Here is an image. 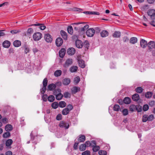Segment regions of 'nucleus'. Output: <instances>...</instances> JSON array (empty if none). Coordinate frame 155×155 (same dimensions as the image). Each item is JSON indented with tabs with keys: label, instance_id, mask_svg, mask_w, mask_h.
I'll use <instances>...</instances> for the list:
<instances>
[{
	"label": "nucleus",
	"instance_id": "nucleus-1",
	"mask_svg": "<svg viewBox=\"0 0 155 155\" xmlns=\"http://www.w3.org/2000/svg\"><path fill=\"white\" fill-rule=\"evenodd\" d=\"M73 106L72 105L69 104L67 106V107L64 109L62 111V114L63 115L68 114L70 111L73 109Z\"/></svg>",
	"mask_w": 155,
	"mask_h": 155
},
{
	"label": "nucleus",
	"instance_id": "nucleus-2",
	"mask_svg": "<svg viewBox=\"0 0 155 155\" xmlns=\"http://www.w3.org/2000/svg\"><path fill=\"white\" fill-rule=\"evenodd\" d=\"M73 63V59L71 58H68L67 59L63 66L65 68H68Z\"/></svg>",
	"mask_w": 155,
	"mask_h": 155
},
{
	"label": "nucleus",
	"instance_id": "nucleus-3",
	"mask_svg": "<svg viewBox=\"0 0 155 155\" xmlns=\"http://www.w3.org/2000/svg\"><path fill=\"white\" fill-rule=\"evenodd\" d=\"M81 55H79L77 56V59L78 60L79 65L80 67L82 68H84L85 66L84 62L83 60L80 59Z\"/></svg>",
	"mask_w": 155,
	"mask_h": 155
},
{
	"label": "nucleus",
	"instance_id": "nucleus-4",
	"mask_svg": "<svg viewBox=\"0 0 155 155\" xmlns=\"http://www.w3.org/2000/svg\"><path fill=\"white\" fill-rule=\"evenodd\" d=\"M148 15L150 16L151 19H155V10L154 9H151L147 12Z\"/></svg>",
	"mask_w": 155,
	"mask_h": 155
},
{
	"label": "nucleus",
	"instance_id": "nucleus-5",
	"mask_svg": "<svg viewBox=\"0 0 155 155\" xmlns=\"http://www.w3.org/2000/svg\"><path fill=\"white\" fill-rule=\"evenodd\" d=\"M42 34L40 32L35 33L33 36V39L35 41H38L42 37Z\"/></svg>",
	"mask_w": 155,
	"mask_h": 155
},
{
	"label": "nucleus",
	"instance_id": "nucleus-6",
	"mask_svg": "<svg viewBox=\"0 0 155 155\" xmlns=\"http://www.w3.org/2000/svg\"><path fill=\"white\" fill-rule=\"evenodd\" d=\"M94 33L95 30L94 29L90 28L87 31L86 34L88 36L91 37L94 35Z\"/></svg>",
	"mask_w": 155,
	"mask_h": 155
},
{
	"label": "nucleus",
	"instance_id": "nucleus-7",
	"mask_svg": "<svg viewBox=\"0 0 155 155\" xmlns=\"http://www.w3.org/2000/svg\"><path fill=\"white\" fill-rule=\"evenodd\" d=\"M48 80L47 78H45L43 82V87L41 89V91L42 94H44L45 91L46 87L47 85Z\"/></svg>",
	"mask_w": 155,
	"mask_h": 155
},
{
	"label": "nucleus",
	"instance_id": "nucleus-8",
	"mask_svg": "<svg viewBox=\"0 0 155 155\" xmlns=\"http://www.w3.org/2000/svg\"><path fill=\"white\" fill-rule=\"evenodd\" d=\"M147 46L150 51H151L153 49H155V42L153 41H150L148 43Z\"/></svg>",
	"mask_w": 155,
	"mask_h": 155
},
{
	"label": "nucleus",
	"instance_id": "nucleus-9",
	"mask_svg": "<svg viewBox=\"0 0 155 155\" xmlns=\"http://www.w3.org/2000/svg\"><path fill=\"white\" fill-rule=\"evenodd\" d=\"M91 143L93 144L92 145V147H93L92 150L94 152H96L99 150L100 147L96 145V143L95 141L92 140L91 141Z\"/></svg>",
	"mask_w": 155,
	"mask_h": 155
},
{
	"label": "nucleus",
	"instance_id": "nucleus-10",
	"mask_svg": "<svg viewBox=\"0 0 155 155\" xmlns=\"http://www.w3.org/2000/svg\"><path fill=\"white\" fill-rule=\"evenodd\" d=\"M44 38L45 40L47 42H51L52 41V38L51 36L49 34H45Z\"/></svg>",
	"mask_w": 155,
	"mask_h": 155
},
{
	"label": "nucleus",
	"instance_id": "nucleus-11",
	"mask_svg": "<svg viewBox=\"0 0 155 155\" xmlns=\"http://www.w3.org/2000/svg\"><path fill=\"white\" fill-rule=\"evenodd\" d=\"M63 42V40L61 38H58L56 40V44L58 47H60L61 45Z\"/></svg>",
	"mask_w": 155,
	"mask_h": 155
},
{
	"label": "nucleus",
	"instance_id": "nucleus-12",
	"mask_svg": "<svg viewBox=\"0 0 155 155\" xmlns=\"http://www.w3.org/2000/svg\"><path fill=\"white\" fill-rule=\"evenodd\" d=\"M147 42L143 39H141L140 41V45L143 48H146L147 45Z\"/></svg>",
	"mask_w": 155,
	"mask_h": 155
},
{
	"label": "nucleus",
	"instance_id": "nucleus-13",
	"mask_svg": "<svg viewBox=\"0 0 155 155\" xmlns=\"http://www.w3.org/2000/svg\"><path fill=\"white\" fill-rule=\"evenodd\" d=\"M75 52V50L74 48H71L68 49L67 53L70 55H74Z\"/></svg>",
	"mask_w": 155,
	"mask_h": 155
},
{
	"label": "nucleus",
	"instance_id": "nucleus-14",
	"mask_svg": "<svg viewBox=\"0 0 155 155\" xmlns=\"http://www.w3.org/2000/svg\"><path fill=\"white\" fill-rule=\"evenodd\" d=\"M75 45L78 48H81L83 46V43L80 40H77L76 41Z\"/></svg>",
	"mask_w": 155,
	"mask_h": 155
},
{
	"label": "nucleus",
	"instance_id": "nucleus-15",
	"mask_svg": "<svg viewBox=\"0 0 155 155\" xmlns=\"http://www.w3.org/2000/svg\"><path fill=\"white\" fill-rule=\"evenodd\" d=\"M59 125L61 127H64L66 129H68L69 127V124L65 122H62L60 123Z\"/></svg>",
	"mask_w": 155,
	"mask_h": 155
},
{
	"label": "nucleus",
	"instance_id": "nucleus-16",
	"mask_svg": "<svg viewBox=\"0 0 155 155\" xmlns=\"http://www.w3.org/2000/svg\"><path fill=\"white\" fill-rule=\"evenodd\" d=\"M40 25H41V26L39 27V28L41 30H44L46 28V26L44 25L43 24L39 23H36L34 24L31 25V26H37Z\"/></svg>",
	"mask_w": 155,
	"mask_h": 155
},
{
	"label": "nucleus",
	"instance_id": "nucleus-17",
	"mask_svg": "<svg viewBox=\"0 0 155 155\" xmlns=\"http://www.w3.org/2000/svg\"><path fill=\"white\" fill-rule=\"evenodd\" d=\"M78 140L80 142H84L86 140L85 136L83 135H79Z\"/></svg>",
	"mask_w": 155,
	"mask_h": 155
},
{
	"label": "nucleus",
	"instance_id": "nucleus-18",
	"mask_svg": "<svg viewBox=\"0 0 155 155\" xmlns=\"http://www.w3.org/2000/svg\"><path fill=\"white\" fill-rule=\"evenodd\" d=\"M108 34V32L106 30H103L101 33V35L102 37H106Z\"/></svg>",
	"mask_w": 155,
	"mask_h": 155
},
{
	"label": "nucleus",
	"instance_id": "nucleus-19",
	"mask_svg": "<svg viewBox=\"0 0 155 155\" xmlns=\"http://www.w3.org/2000/svg\"><path fill=\"white\" fill-rule=\"evenodd\" d=\"M11 43L8 41H5L3 43V46L5 48H8L10 45Z\"/></svg>",
	"mask_w": 155,
	"mask_h": 155
},
{
	"label": "nucleus",
	"instance_id": "nucleus-20",
	"mask_svg": "<svg viewBox=\"0 0 155 155\" xmlns=\"http://www.w3.org/2000/svg\"><path fill=\"white\" fill-rule=\"evenodd\" d=\"M140 98L139 95L137 94H135L132 96V99L134 101H137Z\"/></svg>",
	"mask_w": 155,
	"mask_h": 155
},
{
	"label": "nucleus",
	"instance_id": "nucleus-21",
	"mask_svg": "<svg viewBox=\"0 0 155 155\" xmlns=\"http://www.w3.org/2000/svg\"><path fill=\"white\" fill-rule=\"evenodd\" d=\"M65 51L64 49H61L59 52V56L61 58H63L65 54Z\"/></svg>",
	"mask_w": 155,
	"mask_h": 155
},
{
	"label": "nucleus",
	"instance_id": "nucleus-22",
	"mask_svg": "<svg viewBox=\"0 0 155 155\" xmlns=\"http://www.w3.org/2000/svg\"><path fill=\"white\" fill-rule=\"evenodd\" d=\"M78 67L76 66H71L70 68V71L72 73L76 72L77 71Z\"/></svg>",
	"mask_w": 155,
	"mask_h": 155
},
{
	"label": "nucleus",
	"instance_id": "nucleus-23",
	"mask_svg": "<svg viewBox=\"0 0 155 155\" xmlns=\"http://www.w3.org/2000/svg\"><path fill=\"white\" fill-rule=\"evenodd\" d=\"M70 82V79L69 78H65L63 80V84L65 85H68Z\"/></svg>",
	"mask_w": 155,
	"mask_h": 155
},
{
	"label": "nucleus",
	"instance_id": "nucleus-24",
	"mask_svg": "<svg viewBox=\"0 0 155 155\" xmlns=\"http://www.w3.org/2000/svg\"><path fill=\"white\" fill-rule=\"evenodd\" d=\"M12 126L10 124H7L6 125L5 127V130L9 132L11 131L12 130Z\"/></svg>",
	"mask_w": 155,
	"mask_h": 155
},
{
	"label": "nucleus",
	"instance_id": "nucleus-25",
	"mask_svg": "<svg viewBox=\"0 0 155 155\" xmlns=\"http://www.w3.org/2000/svg\"><path fill=\"white\" fill-rule=\"evenodd\" d=\"M21 44V42L18 40L15 41L13 42V45L14 46L16 47L20 46Z\"/></svg>",
	"mask_w": 155,
	"mask_h": 155
},
{
	"label": "nucleus",
	"instance_id": "nucleus-26",
	"mask_svg": "<svg viewBox=\"0 0 155 155\" xmlns=\"http://www.w3.org/2000/svg\"><path fill=\"white\" fill-rule=\"evenodd\" d=\"M61 34L64 39L66 40L67 38V35L66 33L63 30H61Z\"/></svg>",
	"mask_w": 155,
	"mask_h": 155
},
{
	"label": "nucleus",
	"instance_id": "nucleus-27",
	"mask_svg": "<svg viewBox=\"0 0 155 155\" xmlns=\"http://www.w3.org/2000/svg\"><path fill=\"white\" fill-rule=\"evenodd\" d=\"M120 36V32L118 31H115L113 35V37L115 38H119Z\"/></svg>",
	"mask_w": 155,
	"mask_h": 155
},
{
	"label": "nucleus",
	"instance_id": "nucleus-28",
	"mask_svg": "<svg viewBox=\"0 0 155 155\" xmlns=\"http://www.w3.org/2000/svg\"><path fill=\"white\" fill-rule=\"evenodd\" d=\"M137 38L136 37H132L131 38L130 40V43L134 44L136 43L137 42Z\"/></svg>",
	"mask_w": 155,
	"mask_h": 155
},
{
	"label": "nucleus",
	"instance_id": "nucleus-29",
	"mask_svg": "<svg viewBox=\"0 0 155 155\" xmlns=\"http://www.w3.org/2000/svg\"><path fill=\"white\" fill-rule=\"evenodd\" d=\"M56 87V85L54 84H50L48 86V88L49 90L52 91Z\"/></svg>",
	"mask_w": 155,
	"mask_h": 155
},
{
	"label": "nucleus",
	"instance_id": "nucleus-30",
	"mask_svg": "<svg viewBox=\"0 0 155 155\" xmlns=\"http://www.w3.org/2000/svg\"><path fill=\"white\" fill-rule=\"evenodd\" d=\"M71 91L73 93L75 94L80 91V88L76 87H75L72 88Z\"/></svg>",
	"mask_w": 155,
	"mask_h": 155
},
{
	"label": "nucleus",
	"instance_id": "nucleus-31",
	"mask_svg": "<svg viewBox=\"0 0 155 155\" xmlns=\"http://www.w3.org/2000/svg\"><path fill=\"white\" fill-rule=\"evenodd\" d=\"M124 103L126 104H128L130 103L131 100L130 98L128 97H125L124 100Z\"/></svg>",
	"mask_w": 155,
	"mask_h": 155
},
{
	"label": "nucleus",
	"instance_id": "nucleus-32",
	"mask_svg": "<svg viewBox=\"0 0 155 155\" xmlns=\"http://www.w3.org/2000/svg\"><path fill=\"white\" fill-rule=\"evenodd\" d=\"M13 143V141L11 139H8L6 142V146L7 147H9Z\"/></svg>",
	"mask_w": 155,
	"mask_h": 155
},
{
	"label": "nucleus",
	"instance_id": "nucleus-33",
	"mask_svg": "<svg viewBox=\"0 0 155 155\" xmlns=\"http://www.w3.org/2000/svg\"><path fill=\"white\" fill-rule=\"evenodd\" d=\"M67 31L68 33L71 34L72 35L73 32V30L72 27L71 26H69L67 28Z\"/></svg>",
	"mask_w": 155,
	"mask_h": 155
},
{
	"label": "nucleus",
	"instance_id": "nucleus-34",
	"mask_svg": "<svg viewBox=\"0 0 155 155\" xmlns=\"http://www.w3.org/2000/svg\"><path fill=\"white\" fill-rule=\"evenodd\" d=\"M58 105L60 107L63 108L66 106V104L64 101H61L59 102Z\"/></svg>",
	"mask_w": 155,
	"mask_h": 155
},
{
	"label": "nucleus",
	"instance_id": "nucleus-35",
	"mask_svg": "<svg viewBox=\"0 0 155 155\" xmlns=\"http://www.w3.org/2000/svg\"><path fill=\"white\" fill-rule=\"evenodd\" d=\"M62 73V71L61 70H57L55 71L54 73V75L56 77L60 76Z\"/></svg>",
	"mask_w": 155,
	"mask_h": 155
},
{
	"label": "nucleus",
	"instance_id": "nucleus-36",
	"mask_svg": "<svg viewBox=\"0 0 155 155\" xmlns=\"http://www.w3.org/2000/svg\"><path fill=\"white\" fill-rule=\"evenodd\" d=\"M86 146L84 144H82L79 147V149L81 151H84L86 149Z\"/></svg>",
	"mask_w": 155,
	"mask_h": 155
},
{
	"label": "nucleus",
	"instance_id": "nucleus-37",
	"mask_svg": "<svg viewBox=\"0 0 155 155\" xmlns=\"http://www.w3.org/2000/svg\"><path fill=\"white\" fill-rule=\"evenodd\" d=\"M137 107L134 105H131L130 107V111L133 112L137 109Z\"/></svg>",
	"mask_w": 155,
	"mask_h": 155
},
{
	"label": "nucleus",
	"instance_id": "nucleus-38",
	"mask_svg": "<svg viewBox=\"0 0 155 155\" xmlns=\"http://www.w3.org/2000/svg\"><path fill=\"white\" fill-rule=\"evenodd\" d=\"M63 97V94L61 93H58L56 95V99L57 100H61Z\"/></svg>",
	"mask_w": 155,
	"mask_h": 155
},
{
	"label": "nucleus",
	"instance_id": "nucleus-39",
	"mask_svg": "<svg viewBox=\"0 0 155 155\" xmlns=\"http://www.w3.org/2000/svg\"><path fill=\"white\" fill-rule=\"evenodd\" d=\"M58 104L57 102H54L51 104V107L54 109H56L58 107Z\"/></svg>",
	"mask_w": 155,
	"mask_h": 155
},
{
	"label": "nucleus",
	"instance_id": "nucleus-40",
	"mask_svg": "<svg viewBox=\"0 0 155 155\" xmlns=\"http://www.w3.org/2000/svg\"><path fill=\"white\" fill-rule=\"evenodd\" d=\"M48 98V101L50 102H53L55 99L54 96L52 95L49 96Z\"/></svg>",
	"mask_w": 155,
	"mask_h": 155
},
{
	"label": "nucleus",
	"instance_id": "nucleus-41",
	"mask_svg": "<svg viewBox=\"0 0 155 155\" xmlns=\"http://www.w3.org/2000/svg\"><path fill=\"white\" fill-rule=\"evenodd\" d=\"M152 94L153 93L152 92H148L145 94V96L146 98H150L151 97Z\"/></svg>",
	"mask_w": 155,
	"mask_h": 155
},
{
	"label": "nucleus",
	"instance_id": "nucleus-42",
	"mask_svg": "<svg viewBox=\"0 0 155 155\" xmlns=\"http://www.w3.org/2000/svg\"><path fill=\"white\" fill-rule=\"evenodd\" d=\"M143 89L142 87H138L136 89V91L138 93H141L143 92Z\"/></svg>",
	"mask_w": 155,
	"mask_h": 155
},
{
	"label": "nucleus",
	"instance_id": "nucleus-43",
	"mask_svg": "<svg viewBox=\"0 0 155 155\" xmlns=\"http://www.w3.org/2000/svg\"><path fill=\"white\" fill-rule=\"evenodd\" d=\"M10 136V133L9 132L5 133L3 135V137L4 138H8Z\"/></svg>",
	"mask_w": 155,
	"mask_h": 155
},
{
	"label": "nucleus",
	"instance_id": "nucleus-44",
	"mask_svg": "<svg viewBox=\"0 0 155 155\" xmlns=\"http://www.w3.org/2000/svg\"><path fill=\"white\" fill-rule=\"evenodd\" d=\"M86 13L88 14L96 15H99L100 14L99 12H86Z\"/></svg>",
	"mask_w": 155,
	"mask_h": 155
},
{
	"label": "nucleus",
	"instance_id": "nucleus-45",
	"mask_svg": "<svg viewBox=\"0 0 155 155\" xmlns=\"http://www.w3.org/2000/svg\"><path fill=\"white\" fill-rule=\"evenodd\" d=\"M83 46L85 48L88 49L89 46V44L88 42L87 41H85L83 44Z\"/></svg>",
	"mask_w": 155,
	"mask_h": 155
},
{
	"label": "nucleus",
	"instance_id": "nucleus-46",
	"mask_svg": "<svg viewBox=\"0 0 155 155\" xmlns=\"http://www.w3.org/2000/svg\"><path fill=\"white\" fill-rule=\"evenodd\" d=\"M61 92V90L59 88L55 89L53 91L54 95H56L58 93H60Z\"/></svg>",
	"mask_w": 155,
	"mask_h": 155
},
{
	"label": "nucleus",
	"instance_id": "nucleus-47",
	"mask_svg": "<svg viewBox=\"0 0 155 155\" xmlns=\"http://www.w3.org/2000/svg\"><path fill=\"white\" fill-rule=\"evenodd\" d=\"M113 110L114 111H118L120 109V106L118 105L115 104L113 107Z\"/></svg>",
	"mask_w": 155,
	"mask_h": 155
},
{
	"label": "nucleus",
	"instance_id": "nucleus-48",
	"mask_svg": "<svg viewBox=\"0 0 155 155\" xmlns=\"http://www.w3.org/2000/svg\"><path fill=\"white\" fill-rule=\"evenodd\" d=\"M71 94L70 93L68 92H65L64 94V97L66 98L69 97L70 98L71 97Z\"/></svg>",
	"mask_w": 155,
	"mask_h": 155
},
{
	"label": "nucleus",
	"instance_id": "nucleus-49",
	"mask_svg": "<svg viewBox=\"0 0 155 155\" xmlns=\"http://www.w3.org/2000/svg\"><path fill=\"white\" fill-rule=\"evenodd\" d=\"M142 120L143 122H146L147 120H148V115H144L143 117Z\"/></svg>",
	"mask_w": 155,
	"mask_h": 155
},
{
	"label": "nucleus",
	"instance_id": "nucleus-50",
	"mask_svg": "<svg viewBox=\"0 0 155 155\" xmlns=\"http://www.w3.org/2000/svg\"><path fill=\"white\" fill-rule=\"evenodd\" d=\"M21 32V31L19 30H14L11 31L10 32L14 34H16Z\"/></svg>",
	"mask_w": 155,
	"mask_h": 155
},
{
	"label": "nucleus",
	"instance_id": "nucleus-51",
	"mask_svg": "<svg viewBox=\"0 0 155 155\" xmlns=\"http://www.w3.org/2000/svg\"><path fill=\"white\" fill-rule=\"evenodd\" d=\"M98 153L100 155H107V152L105 151L101 150L99 151Z\"/></svg>",
	"mask_w": 155,
	"mask_h": 155
},
{
	"label": "nucleus",
	"instance_id": "nucleus-52",
	"mask_svg": "<svg viewBox=\"0 0 155 155\" xmlns=\"http://www.w3.org/2000/svg\"><path fill=\"white\" fill-rule=\"evenodd\" d=\"M89 27V26L88 25H85L81 28V31H84L85 30L88 28Z\"/></svg>",
	"mask_w": 155,
	"mask_h": 155
},
{
	"label": "nucleus",
	"instance_id": "nucleus-53",
	"mask_svg": "<svg viewBox=\"0 0 155 155\" xmlns=\"http://www.w3.org/2000/svg\"><path fill=\"white\" fill-rule=\"evenodd\" d=\"M92 143H90V142L89 141H87L84 144H85V145H86V147H89L91 146H92V145L93 144H92Z\"/></svg>",
	"mask_w": 155,
	"mask_h": 155
},
{
	"label": "nucleus",
	"instance_id": "nucleus-54",
	"mask_svg": "<svg viewBox=\"0 0 155 155\" xmlns=\"http://www.w3.org/2000/svg\"><path fill=\"white\" fill-rule=\"evenodd\" d=\"M122 113L124 115H127L128 114V110L127 109H124L122 110Z\"/></svg>",
	"mask_w": 155,
	"mask_h": 155
},
{
	"label": "nucleus",
	"instance_id": "nucleus-55",
	"mask_svg": "<svg viewBox=\"0 0 155 155\" xmlns=\"http://www.w3.org/2000/svg\"><path fill=\"white\" fill-rule=\"evenodd\" d=\"M90 152L89 150H86L82 153V155H90Z\"/></svg>",
	"mask_w": 155,
	"mask_h": 155
},
{
	"label": "nucleus",
	"instance_id": "nucleus-56",
	"mask_svg": "<svg viewBox=\"0 0 155 155\" xmlns=\"http://www.w3.org/2000/svg\"><path fill=\"white\" fill-rule=\"evenodd\" d=\"M80 78L79 77H76L74 79V82L76 84H78L80 81Z\"/></svg>",
	"mask_w": 155,
	"mask_h": 155
},
{
	"label": "nucleus",
	"instance_id": "nucleus-57",
	"mask_svg": "<svg viewBox=\"0 0 155 155\" xmlns=\"http://www.w3.org/2000/svg\"><path fill=\"white\" fill-rule=\"evenodd\" d=\"M47 95L46 94H43L42 96L43 100L44 101H46L47 100Z\"/></svg>",
	"mask_w": 155,
	"mask_h": 155
},
{
	"label": "nucleus",
	"instance_id": "nucleus-58",
	"mask_svg": "<svg viewBox=\"0 0 155 155\" xmlns=\"http://www.w3.org/2000/svg\"><path fill=\"white\" fill-rule=\"evenodd\" d=\"M149 109V106L147 104L144 105L143 107V110L144 111L147 110Z\"/></svg>",
	"mask_w": 155,
	"mask_h": 155
},
{
	"label": "nucleus",
	"instance_id": "nucleus-59",
	"mask_svg": "<svg viewBox=\"0 0 155 155\" xmlns=\"http://www.w3.org/2000/svg\"><path fill=\"white\" fill-rule=\"evenodd\" d=\"M56 119L57 120H60L62 119V115L59 114L56 117Z\"/></svg>",
	"mask_w": 155,
	"mask_h": 155
},
{
	"label": "nucleus",
	"instance_id": "nucleus-60",
	"mask_svg": "<svg viewBox=\"0 0 155 155\" xmlns=\"http://www.w3.org/2000/svg\"><path fill=\"white\" fill-rule=\"evenodd\" d=\"M153 115L152 114H151L149 116H148V120L151 121L153 119Z\"/></svg>",
	"mask_w": 155,
	"mask_h": 155
},
{
	"label": "nucleus",
	"instance_id": "nucleus-61",
	"mask_svg": "<svg viewBox=\"0 0 155 155\" xmlns=\"http://www.w3.org/2000/svg\"><path fill=\"white\" fill-rule=\"evenodd\" d=\"M30 49L29 48L25 47V54H27L28 52H29Z\"/></svg>",
	"mask_w": 155,
	"mask_h": 155
},
{
	"label": "nucleus",
	"instance_id": "nucleus-62",
	"mask_svg": "<svg viewBox=\"0 0 155 155\" xmlns=\"http://www.w3.org/2000/svg\"><path fill=\"white\" fill-rule=\"evenodd\" d=\"M79 144L78 143H75L73 146L74 150H76L78 149V145Z\"/></svg>",
	"mask_w": 155,
	"mask_h": 155
},
{
	"label": "nucleus",
	"instance_id": "nucleus-63",
	"mask_svg": "<svg viewBox=\"0 0 155 155\" xmlns=\"http://www.w3.org/2000/svg\"><path fill=\"white\" fill-rule=\"evenodd\" d=\"M5 30H0V37L4 36L5 35V33L4 32Z\"/></svg>",
	"mask_w": 155,
	"mask_h": 155
},
{
	"label": "nucleus",
	"instance_id": "nucleus-64",
	"mask_svg": "<svg viewBox=\"0 0 155 155\" xmlns=\"http://www.w3.org/2000/svg\"><path fill=\"white\" fill-rule=\"evenodd\" d=\"M155 104V102L153 101H151L149 102V104L151 106H153Z\"/></svg>",
	"mask_w": 155,
	"mask_h": 155
}]
</instances>
